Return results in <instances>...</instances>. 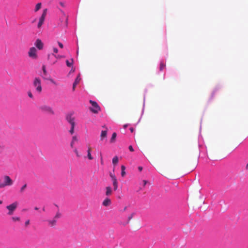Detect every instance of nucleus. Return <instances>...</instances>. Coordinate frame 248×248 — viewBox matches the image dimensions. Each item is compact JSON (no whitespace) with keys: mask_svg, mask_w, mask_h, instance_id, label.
<instances>
[{"mask_svg":"<svg viewBox=\"0 0 248 248\" xmlns=\"http://www.w3.org/2000/svg\"><path fill=\"white\" fill-rule=\"evenodd\" d=\"M3 182L0 183V188L9 186L13 184V181L8 175H4L2 177Z\"/></svg>","mask_w":248,"mask_h":248,"instance_id":"obj_1","label":"nucleus"},{"mask_svg":"<svg viewBox=\"0 0 248 248\" xmlns=\"http://www.w3.org/2000/svg\"><path fill=\"white\" fill-rule=\"evenodd\" d=\"M61 216V213L59 211H58L53 219L47 220L48 225L52 228L55 227L56 225L57 220L60 218Z\"/></svg>","mask_w":248,"mask_h":248,"instance_id":"obj_2","label":"nucleus"},{"mask_svg":"<svg viewBox=\"0 0 248 248\" xmlns=\"http://www.w3.org/2000/svg\"><path fill=\"white\" fill-rule=\"evenodd\" d=\"M60 12L62 15L61 17L59 19L60 21V26L66 27L68 24V17L62 10H60Z\"/></svg>","mask_w":248,"mask_h":248,"instance_id":"obj_3","label":"nucleus"},{"mask_svg":"<svg viewBox=\"0 0 248 248\" xmlns=\"http://www.w3.org/2000/svg\"><path fill=\"white\" fill-rule=\"evenodd\" d=\"M33 85L35 88L36 91L39 93H41L42 91V88L41 86V81L39 78H35L33 82Z\"/></svg>","mask_w":248,"mask_h":248,"instance_id":"obj_4","label":"nucleus"},{"mask_svg":"<svg viewBox=\"0 0 248 248\" xmlns=\"http://www.w3.org/2000/svg\"><path fill=\"white\" fill-rule=\"evenodd\" d=\"M39 109L41 111L48 113L49 114L53 115L54 112L51 107L47 105H43L40 107Z\"/></svg>","mask_w":248,"mask_h":248,"instance_id":"obj_5","label":"nucleus"},{"mask_svg":"<svg viewBox=\"0 0 248 248\" xmlns=\"http://www.w3.org/2000/svg\"><path fill=\"white\" fill-rule=\"evenodd\" d=\"M90 103L93 107L90 108V110L94 113H97L100 110V108L98 104L95 101L92 100H90Z\"/></svg>","mask_w":248,"mask_h":248,"instance_id":"obj_6","label":"nucleus"},{"mask_svg":"<svg viewBox=\"0 0 248 248\" xmlns=\"http://www.w3.org/2000/svg\"><path fill=\"white\" fill-rule=\"evenodd\" d=\"M28 55L30 58L33 60H36L38 59V55L37 54V49L34 47H31L30 48L28 52Z\"/></svg>","mask_w":248,"mask_h":248,"instance_id":"obj_7","label":"nucleus"},{"mask_svg":"<svg viewBox=\"0 0 248 248\" xmlns=\"http://www.w3.org/2000/svg\"><path fill=\"white\" fill-rule=\"evenodd\" d=\"M18 205V203L17 202H15L8 206H6V208L8 210V212L7 214L8 215H12L16 209Z\"/></svg>","mask_w":248,"mask_h":248,"instance_id":"obj_8","label":"nucleus"},{"mask_svg":"<svg viewBox=\"0 0 248 248\" xmlns=\"http://www.w3.org/2000/svg\"><path fill=\"white\" fill-rule=\"evenodd\" d=\"M47 9H45L43 10V13L42 14L41 16L39 18V22L38 23V28H40L44 23V20L45 19L46 14H47Z\"/></svg>","mask_w":248,"mask_h":248,"instance_id":"obj_9","label":"nucleus"},{"mask_svg":"<svg viewBox=\"0 0 248 248\" xmlns=\"http://www.w3.org/2000/svg\"><path fill=\"white\" fill-rule=\"evenodd\" d=\"M66 119L71 125H75V118L71 114L67 115Z\"/></svg>","mask_w":248,"mask_h":248,"instance_id":"obj_10","label":"nucleus"},{"mask_svg":"<svg viewBox=\"0 0 248 248\" xmlns=\"http://www.w3.org/2000/svg\"><path fill=\"white\" fill-rule=\"evenodd\" d=\"M35 46L39 50H41L43 48V43L39 39L36 40L35 43Z\"/></svg>","mask_w":248,"mask_h":248,"instance_id":"obj_11","label":"nucleus"},{"mask_svg":"<svg viewBox=\"0 0 248 248\" xmlns=\"http://www.w3.org/2000/svg\"><path fill=\"white\" fill-rule=\"evenodd\" d=\"M111 204V201L110 199L108 198H106L105 199V200L103 201L102 202V205L105 207L108 206L110 205Z\"/></svg>","mask_w":248,"mask_h":248,"instance_id":"obj_12","label":"nucleus"},{"mask_svg":"<svg viewBox=\"0 0 248 248\" xmlns=\"http://www.w3.org/2000/svg\"><path fill=\"white\" fill-rule=\"evenodd\" d=\"M80 80V78H79V75H78L76 78L74 82L73 83V87H72V89H73V91H75L76 86L79 82Z\"/></svg>","mask_w":248,"mask_h":248,"instance_id":"obj_13","label":"nucleus"},{"mask_svg":"<svg viewBox=\"0 0 248 248\" xmlns=\"http://www.w3.org/2000/svg\"><path fill=\"white\" fill-rule=\"evenodd\" d=\"M112 193V189L110 186H107L106 187L105 194L107 196H110Z\"/></svg>","mask_w":248,"mask_h":248,"instance_id":"obj_14","label":"nucleus"},{"mask_svg":"<svg viewBox=\"0 0 248 248\" xmlns=\"http://www.w3.org/2000/svg\"><path fill=\"white\" fill-rule=\"evenodd\" d=\"M107 130H103L101 131V135H100V140H104V139L107 138Z\"/></svg>","mask_w":248,"mask_h":248,"instance_id":"obj_15","label":"nucleus"},{"mask_svg":"<svg viewBox=\"0 0 248 248\" xmlns=\"http://www.w3.org/2000/svg\"><path fill=\"white\" fill-rule=\"evenodd\" d=\"M55 57V58H56V59H60L62 57V56L56 55L52 54H48V56H47V59L48 60L51 61V59L52 57Z\"/></svg>","mask_w":248,"mask_h":248,"instance_id":"obj_16","label":"nucleus"},{"mask_svg":"<svg viewBox=\"0 0 248 248\" xmlns=\"http://www.w3.org/2000/svg\"><path fill=\"white\" fill-rule=\"evenodd\" d=\"M112 180L113 186V189L114 191H116L118 188V182L117 179H114Z\"/></svg>","mask_w":248,"mask_h":248,"instance_id":"obj_17","label":"nucleus"},{"mask_svg":"<svg viewBox=\"0 0 248 248\" xmlns=\"http://www.w3.org/2000/svg\"><path fill=\"white\" fill-rule=\"evenodd\" d=\"M78 139L76 136H74L73 137L71 142L70 143V146L72 148L73 147L75 142L78 141Z\"/></svg>","mask_w":248,"mask_h":248,"instance_id":"obj_18","label":"nucleus"},{"mask_svg":"<svg viewBox=\"0 0 248 248\" xmlns=\"http://www.w3.org/2000/svg\"><path fill=\"white\" fill-rule=\"evenodd\" d=\"M42 70H43V73H44V76L43 77V78L44 79H47V78H46V76L47 75V72H46V69L45 65H44L42 66Z\"/></svg>","mask_w":248,"mask_h":248,"instance_id":"obj_19","label":"nucleus"},{"mask_svg":"<svg viewBox=\"0 0 248 248\" xmlns=\"http://www.w3.org/2000/svg\"><path fill=\"white\" fill-rule=\"evenodd\" d=\"M91 148L89 147L88 150L87 151V153H88L87 156H88V158H89V159L92 160L93 159V157L91 155Z\"/></svg>","mask_w":248,"mask_h":248,"instance_id":"obj_20","label":"nucleus"},{"mask_svg":"<svg viewBox=\"0 0 248 248\" xmlns=\"http://www.w3.org/2000/svg\"><path fill=\"white\" fill-rule=\"evenodd\" d=\"M135 213H132L127 217V222L125 223V224H127L128 223H129V222H130V221L132 219V218H133V216L135 215Z\"/></svg>","mask_w":248,"mask_h":248,"instance_id":"obj_21","label":"nucleus"},{"mask_svg":"<svg viewBox=\"0 0 248 248\" xmlns=\"http://www.w3.org/2000/svg\"><path fill=\"white\" fill-rule=\"evenodd\" d=\"M66 63L68 67H71L73 64V60L72 59L70 61L66 60Z\"/></svg>","mask_w":248,"mask_h":248,"instance_id":"obj_22","label":"nucleus"},{"mask_svg":"<svg viewBox=\"0 0 248 248\" xmlns=\"http://www.w3.org/2000/svg\"><path fill=\"white\" fill-rule=\"evenodd\" d=\"M125 166L124 165L121 166V170H122L121 175L122 177H124L125 175Z\"/></svg>","mask_w":248,"mask_h":248,"instance_id":"obj_23","label":"nucleus"},{"mask_svg":"<svg viewBox=\"0 0 248 248\" xmlns=\"http://www.w3.org/2000/svg\"><path fill=\"white\" fill-rule=\"evenodd\" d=\"M116 133L114 132L112 135V137H111V138L110 140V142H114L115 140V139L116 138Z\"/></svg>","mask_w":248,"mask_h":248,"instance_id":"obj_24","label":"nucleus"},{"mask_svg":"<svg viewBox=\"0 0 248 248\" xmlns=\"http://www.w3.org/2000/svg\"><path fill=\"white\" fill-rule=\"evenodd\" d=\"M118 162V158L117 156H114L112 159V163L114 165H116Z\"/></svg>","mask_w":248,"mask_h":248,"instance_id":"obj_25","label":"nucleus"},{"mask_svg":"<svg viewBox=\"0 0 248 248\" xmlns=\"http://www.w3.org/2000/svg\"><path fill=\"white\" fill-rule=\"evenodd\" d=\"M41 7V3H38L35 6V12L38 11Z\"/></svg>","mask_w":248,"mask_h":248,"instance_id":"obj_26","label":"nucleus"},{"mask_svg":"<svg viewBox=\"0 0 248 248\" xmlns=\"http://www.w3.org/2000/svg\"><path fill=\"white\" fill-rule=\"evenodd\" d=\"M12 219L14 222L19 221L20 220V218L18 217H12Z\"/></svg>","mask_w":248,"mask_h":248,"instance_id":"obj_27","label":"nucleus"},{"mask_svg":"<svg viewBox=\"0 0 248 248\" xmlns=\"http://www.w3.org/2000/svg\"><path fill=\"white\" fill-rule=\"evenodd\" d=\"M71 129L69 131V132L71 134H73L74 133V127L75 125H71Z\"/></svg>","mask_w":248,"mask_h":248,"instance_id":"obj_28","label":"nucleus"},{"mask_svg":"<svg viewBox=\"0 0 248 248\" xmlns=\"http://www.w3.org/2000/svg\"><path fill=\"white\" fill-rule=\"evenodd\" d=\"M74 152H75V153L76 154V155L78 157H80V155L79 154V153H78L77 149L75 148L74 150Z\"/></svg>","mask_w":248,"mask_h":248,"instance_id":"obj_29","label":"nucleus"},{"mask_svg":"<svg viewBox=\"0 0 248 248\" xmlns=\"http://www.w3.org/2000/svg\"><path fill=\"white\" fill-rule=\"evenodd\" d=\"M27 187V184L24 185L22 187L20 188V191L21 193H22L24 192L25 189Z\"/></svg>","mask_w":248,"mask_h":248,"instance_id":"obj_30","label":"nucleus"},{"mask_svg":"<svg viewBox=\"0 0 248 248\" xmlns=\"http://www.w3.org/2000/svg\"><path fill=\"white\" fill-rule=\"evenodd\" d=\"M165 67V64H164L163 62H161L160 64V70H162L164 67Z\"/></svg>","mask_w":248,"mask_h":248,"instance_id":"obj_31","label":"nucleus"},{"mask_svg":"<svg viewBox=\"0 0 248 248\" xmlns=\"http://www.w3.org/2000/svg\"><path fill=\"white\" fill-rule=\"evenodd\" d=\"M110 176L112 180H113L114 179H116V177H115V175L112 174V173H110Z\"/></svg>","mask_w":248,"mask_h":248,"instance_id":"obj_32","label":"nucleus"},{"mask_svg":"<svg viewBox=\"0 0 248 248\" xmlns=\"http://www.w3.org/2000/svg\"><path fill=\"white\" fill-rule=\"evenodd\" d=\"M28 95L30 98H33V95L31 92H28Z\"/></svg>","mask_w":248,"mask_h":248,"instance_id":"obj_33","label":"nucleus"},{"mask_svg":"<svg viewBox=\"0 0 248 248\" xmlns=\"http://www.w3.org/2000/svg\"><path fill=\"white\" fill-rule=\"evenodd\" d=\"M128 148L131 152H133L134 151L133 147L131 145H130Z\"/></svg>","mask_w":248,"mask_h":248,"instance_id":"obj_34","label":"nucleus"},{"mask_svg":"<svg viewBox=\"0 0 248 248\" xmlns=\"http://www.w3.org/2000/svg\"><path fill=\"white\" fill-rule=\"evenodd\" d=\"M58 45L61 48H62L63 47V46L62 43L58 42Z\"/></svg>","mask_w":248,"mask_h":248,"instance_id":"obj_35","label":"nucleus"},{"mask_svg":"<svg viewBox=\"0 0 248 248\" xmlns=\"http://www.w3.org/2000/svg\"><path fill=\"white\" fill-rule=\"evenodd\" d=\"M53 52L55 53H57L58 52V50L57 48L54 47L53 49Z\"/></svg>","mask_w":248,"mask_h":248,"instance_id":"obj_36","label":"nucleus"},{"mask_svg":"<svg viewBox=\"0 0 248 248\" xmlns=\"http://www.w3.org/2000/svg\"><path fill=\"white\" fill-rule=\"evenodd\" d=\"M30 224V220H27L25 223V225L26 226H27L29 224Z\"/></svg>","mask_w":248,"mask_h":248,"instance_id":"obj_37","label":"nucleus"},{"mask_svg":"<svg viewBox=\"0 0 248 248\" xmlns=\"http://www.w3.org/2000/svg\"><path fill=\"white\" fill-rule=\"evenodd\" d=\"M46 79H48L52 83L54 84H56V83L52 79H49V78H47Z\"/></svg>","mask_w":248,"mask_h":248,"instance_id":"obj_38","label":"nucleus"},{"mask_svg":"<svg viewBox=\"0 0 248 248\" xmlns=\"http://www.w3.org/2000/svg\"><path fill=\"white\" fill-rule=\"evenodd\" d=\"M4 146H3L0 144V150H3L4 149ZM0 153H1V152H0Z\"/></svg>","mask_w":248,"mask_h":248,"instance_id":"obj_39","label":"nucleus"},{"mask_svg":"<svg viewBox=\"0 0 248 248\" xmlns=\"http://www.w3.org/2000/svg\"><path fill=\"white\" fill-rule=\"evenodd\" d=\"M138 169H139V170L140 171H141L142 170V167H141V166H139V167H138Z\"/></svg>","mask_w":248,"mask_h":248,"instance_id":"obj_40","label":"nucleus"},{"mask_svg":"<svg viewBox=\"0 0 248 248\" xmlns=\"http://www.w3.org/2000/svg\"><path fill=\"white\" fill-rule=\"evenodd\" d=\"M60 4L62 6V7H64V3H63V2H60Z\"/></svg>","mask_w":248,"mask_h":248,"instance_id":"obj_41","label":"nucleus"},{"mask_svg":"<svg viewBox=\"0 0 248 248\" xmlns=\"http://www.w3.org/2000/svg\"><path fill=\"white\" fill-rule=\"evenodd\" d=\"M143 186H145L146 184H147V181L146 180L143 181Z\"/></svg>","mask_w":248,"mask_h":248,"instance_id":"obj_42","label":"nucleus"},{"mask_svg":"<svg viewBox=\"0 0 248 248\" xmlns=\"http://www.w3.org/2000/svg\"><path fill=\"white\" fill-rule=\"evenodd\" d=\"M56 61H51L52 64H55L56 62Z\"/></svg>","mask_w":248,"mask_h":248,"instance_id":"obj_43","label":"nucleus"},{"mask_svg":"<svg viewBox=\"0 0 248 248\" xmlns=\"http://www.w3.org/2000/svg\"><path fill=\"white\" fill-rule=\"evenodd\" d=\"M101 163L102 164H103V158H102V156L101 157Z\"/></svg>","mask_w":248,"mask_h":248,"instance_id":"obj_44","label":"nucleus"},{"mask_svg":"<svg viewBox=\"0 0 248 248\" xmlns=\"http://www.w3.org/2000/svg\"><path fill=\"white\" fill-rule=\"evenodd\" d=\"M130 131H131V132H133V131H134V129H133V128H130Z\"/></svg>","mask_w":248,"mask_h":248,"instance_id":"obj_45","label":"nucleus"},{"mask_svg":"<svg viewBox=\"0 0 248 248\" xmlns=\"http://www.w3.org/2000/svg\"><path fill=\"white\" fill-rule=\"evenodd\" d=\"M126 209H127V207L126 206L124 207V211H126Z\"/></svg>","mask_w":248,"mask_h":248,"instance_id":"obj_46","label":"nucleus"},{"mask_svg":"<svg viewBox=\"0 0 248 248\" xmlns=\"http://www.w3.org/2000/svg\"><path fill=\"white\" fill-rule=\"evenodd\" d=\"M127 124H125V125H124V128H126L127 127Z\"/></svg>","mask_w":248,"mask_h":248,"instance_id":"obj_47","label":"nucleus"},{"mask_svg":"<svg viewBox=\"0 0 248 248\" xmlns=\"http://www.w3.org/2000/svg\"><path fill=\"white\" fill-rule=\"evenodd\" d=\"M34 209H35V210H38V207H35L34 208Z\"/></svg>","mask_w":248,"mask_h":248,"instance_id":"obj_48","label":"nucleus"},{"mask_svg":"<svg viewBox=\"0 0 248 248\" xmlns=\"http://www.w3.org/2000/svg\"><path fill=\"white\" fill-rule=\"evenodd\" d=\"M43 211H45V207H43V209H42Z\"/></svg>","mask_w":248,"mask_h":248,"instance_id":"obj_49","label":"nucleus"},{"mask_svg":"<svg viewBox=\"0 0 248 248\" xmlns=\"http://www.w3.org/2000/svg\"><path fill=\"white\" fill-rule=\"evenodd\" d=\"M2 203V201L0 200V204Z\"/></svg>","mask_w":248,"mask_h":248,"instance_id":"obj_50","label":"nucleus"},{"mask_svg":"<svg viewBox=\"0 0 248 248\" xmlns=\"http://www.w3.org/2000/svg\"><path fill=\"white\" fill-rule=\"evenodd\" d=\"M248 167V164L247 165V167Z\"/></svg>","mask_w":248,"mask_h":248,"instance_id":"obj_51","label":"nucleus"}]
</instances>
